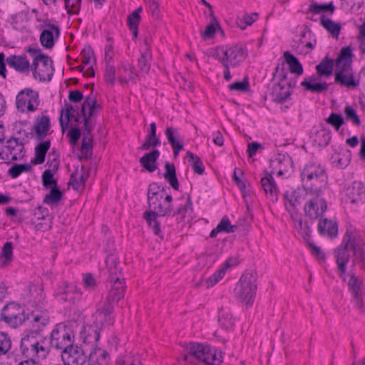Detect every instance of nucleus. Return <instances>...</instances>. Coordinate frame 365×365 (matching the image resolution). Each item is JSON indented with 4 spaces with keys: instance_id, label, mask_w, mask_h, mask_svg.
Here are the masks:
<instances>
[{
    "instance_id": "412c9836",
    "label": "nucleus",
    "mask_w": 365,
    "mask_h": 365,
    "mask_svg": "<svg viewBox=\"0 0 365 365\" xmlns=\"http://www.w3.org/2000/svg\"><path fill=\"white\" fill-rule=\"evenodd\" d=\"M260 186L269 200L273 202L278 200L279 190L272 174L266 173L261 178Z\"/></svg>"
},
{
    "instance_id": "338daca9",
    "label": "nucleus",
    "mask_w": 365,
    "mask_h": 365,
    "mask_svg": "<svg viewBox=\"0 0 365 365\" xmlns=\"http://www.w3.org/2000/svg\"><path fill=\"white\" fill-rule=\"evenodd\" d=\"M225 274V268H221L218 271L215 272L205 281L207 288L213 287L215 284H216L224 277Z\"/></svg>"
},
{
    "instance_id": "4d7b16f0",
    "label": "nucleus",
    "mask_w": 365,
    "mask_h": 365,
    "mask_svg": "<svg viewBox=\"0 0 365 365\" xmlns=\"http://www.w3.org/2000/svg\"><path fill=\"white\" fill-rule=\"evenodd\" d=\"M31 317L33 327L37 329H41L42 327H46L49 322L48 315L44 313L32 314Z\"/></svg>"
},
{
    "instance_id": "c03bdc74",
    "label": "nucleus",
    "mask_w": 365,
    "mask_h": 365,
    "mask_svg": "<svg viewBox=\"0 0 365 365\" xmlns=\"http://www.w3.org/2000/svg\"><path fill=\"white\" fill-rule=\"evenodd\" d=\"M32 166L30 164H15L8 170L9 175L12 178H18L23 173H31Z\"/></svg>"
},
{
    "instance_id": "09e8293b",
    "label": "nucleus",
    "mask_w": 365,
    "mask_h": 365,
    "mask_svg": "<svg viewBox=\"0 0 365 365\" xmlns=\"http://www.w3.org/2000/svg\"><path fill=\"white\" fill-rule=\"evenodd\" d=\"M187 158L192 162V168L194 173L198 175H202L205 172V167L200 158L190 151H187Z\"/></svg>"
},
{
    "instance_id": "1a4fd4ad",
    "label": "nucleus",
    "mask_w": 365,
    "mask_h": 365,
    "mask_svg": "<svg viewBox=\"0 0 365 365\" xmlns=\"http://www.w3.org/2000/svg\"><path fill=\"white\" fill-rule=\"evenodd\" d=\"M328 193L329 191L309 192L303 207L304 215L312 220L322 217L327 210Z\"/></svg>"
},
{
    "instance_id": "9d476101",
    "label": "nucleus",
    "mask_w": 365,
    "mask_h": 365,
    "mask_svg": "<svg viewBox=\"0 0 365 365\" xmlns=\"http://www.w3.org/2000/svg\"><path fill=\"white\" fill-rule=\"evenodd\" d=\"M352 232L346 231L341 243L334 250V258L339 274L345 280L346 264L350 260V252H351Z\"/></svg>"
},
{
    "instance_id": "b1692460",
    "label": "nucleus",
    "mask_w": 365,
    "mask_h": 365,
    "mask_svg": "<svg viewBox=\"0 0 365 365\" xmlns=\"http://www.w3.org/2000/svg\"><path fill=\"white\" fill-rule=\"evenodd\" d=\"M168 143L173 150L174 158H177L181 150L183 149L182 139L178 129L173 127H167L165 130Z\"/></svg>"
},
{
    "instance_id": "de8ad7c7",
    "label": "nucleus",
    "mask_w": 365,
    "mask_h": 365,
    "mask_svg": "<svg viewBox=\"0 0 365 365\" xmlns=\"http://www.w3.org/2000/svg\"><path fill=\"white\" fill-rule=\"evenodd\" d=\"M257 13H252L250 14H245L242 17H237V24L238 26L244 30L247 26H251L258 19Z\"/></svg>"
},
{
    "instance_id": "79ce46f5",
    "label": "nucleus",
    "mask_w": 365,
    "mask_h": 365,
    "mask_svg": "<svg viewBox=\"0 0 365 365\" xmlns=\"http://www.w3.org/2000/svg\"><path fill=\"white\" fill-rule=\"evenodd\" d=\"M218 322L220 327L226 330L232 329L235 324L231 314L224 309H221L219 312Z\"/></svg>"
},
{
    "instance_id": "c756f323",
    "label": "nucleus",
    "mask_w": 365,
    "mask_h": 365,
    "mask_svg": "<svg viewBox=\"0 0 365 365\" xmlns=\"http://www.w3.org/2000/svg\"><path fill=\"white\" fill-rule=\"evenodd\" d=\"M317 78H318L315 76H312L302 81L301 86H303L306 91L313 93H325L329 88V83L327 82H316Z\"/></svg>"
},
{
    "instance_id": "052dcab7",
    "label": "nucleus",
    "mask_w": 365,
    "mask_h": 365,
    "mask_svg": "<svg viewBox=\"0 0 365 365\" xmlns=\"http://www.w3.org/2000/svg\"><path fill=\"white\" fill-rule=\"evenodd\" d=\"M86 105H88V117H93L98 110L101 108V106L97 103L96 98L92 95L86 97Z\"/></svg>"
},
{
    "instance_id": "e2e57ef3",
    "label": "nucleus",
    "mask_w": 365,
    "mask_h": 365,
    "mask_svg": "<svg viewBox=\"0 0 365 365\" xmlns=\"http://www.w3.org/2000/svg\"><path fill=\"white\" fill-rule=\"evenodd\" d=\"M288 73L284 68V63H278L276 66L275 71L273 73V79L277 78V83H285V81L287 79Z\"/></svg>"
},
{
    "instance_id": "13d9d810",
    "label": "nucleus",
    "mask_w": 365,
    "mask_h": 365,
    "mask_svg": "<svg viewBox=\"0 0 365 365\" xmlns=\"http://www.w3.org/2000/svg\"><path fill=\"white\" fill-rule=\"evenodd\" d=\"M330 11L333 13L334 11V6L332 3L327 4H318L317 2L310 4L309 11L313 14H320L323 11Z\"/></svg>"
},
{
    "instance_id": "6e6552de",
    "label": "nucleus",
    "mask_w": 365,
    "mask_h": 365,
    "mask_svg": "<svg viewBox=\"0 0 365 365\" xmlns=\"http://www.w3.org/2000/svg\"><path fill=\"white\" fill-rule=\"evenodd\" d=\"M25 154L24 144L19 138L11 137L5 140L0 138V159L5 163L21 160Z\"/></svg>"
},
{
    "instance_id": "680f3d73",
    "label": "nucleus",
    "mask_w": 365,
    "mask_h": 365,
    "mask_svg": "<svg viewBox=\"0 0 365 365\" xmlns=\"http://www.w3.org/2000/svg\"><path fill=\"white\" fill-rule=\"evenodd\" d=\"M105 81L110 86H113L115 82V69L113 63H107L105 69Z\"/></svg>"
},
{
    "instance_id": "4468645a",
    "label": "nucleus",
    "mask_w": 365,
    "mask_h": 365,
    "mask_svg": "<svg viewBox=\"0 0 365 365\" xmlns=\"http://www.w3.org/2000/svg\"><path fill=\"white\" fill-rule=\"evenodd\" d=\"M1 322H5L11 327H17L25 321L26 317L21 307L15 303L11 302L4 306L0 311Z\"/></svg>"
},
{
    "instance_id": "39448f33",
    "label": "nucleus",
    "mask_w": 365,
    "mask_h": 365,
    "mask_svg": "<svg viewBox=\"0 0 365 365\" xmlns=\"http://www.w3.org/2000/svg\"><path fill=\"white\" fill-rule=\"evenodd\" d=\"M20 349L25 357L45 359L50 353L48 339L40 335L36 331H31L22 337Z\"/></svg>"
},
{
    "instance_id": "a211bd4d",
    "label": "nucleus",
    "mask_w": 365,
    "mask_h": 365,
    "mask_svg": "<svg viewBox=\"0 0 365 365\" xmlns=\"http://www.w3.org/2000/svg\"><path fill=\"white\" fill-rule=\"evenodd\" d=\"M56 297L58 302L74 304L80 299L81 292L75 284L65 282L58 288Z\"/></svg>"
},
{
    "instance_id": "423d86ee",
    "label": "nucleus",
    "mask_w": 365,
    "mask_h": 365,
    "mask_svg": "<svg viewBox=\"0 0 365 365\" xmlns=\"http://www.w3.org/2000/svg\"><path fill=\"white\" fill-rule=\"evenodd\" d=\"M247 55V48L242 43L217 46L210 52V56L220 63L230 65L232 68L239 67Z\"/></svg>"
},
{
    "instance_id": "5701e85b",
    "label": "nucleus",
    "mask_w": 365,
    "mask_h": 365,
    "mask_svg": "<svg viewBox=\"0 0 365 365\" xmlns=\"http://www.w3.org/2000/svg\"><path fill=\"white\" fill-rule=\"evenodd\" d=\"M365 194V185L360 181H354L345 190V200L351 203H357Z\"/></svg>"
},
{
    "instance_id": "774afa93",
    "label": "nucleus",
    "mask_w": 365,
    "mask_h": 365,
    "mask_svg": "<svg viewBox=\"0 0 365 365\" xmlns=\"http://www.w3.org/2000/svg\"><path fill=\"white\" fill-rule=\"evenodd\" d=\"M160 140L158 137H150L146 135L144 143H143L139 148L143 150H148L151 148L160 146Z\"/></svg>"
},
{
    "instance_id": "f8f14e48",
    "label": "nucleus",
    "mask_w": 365,
    "mask_h": 365,
    "mask_svg": "<svg viewBox=\"0 0 365 365\" xmlns=\"http://www.w3.org/2000/svg\"><path fill=\"white\" fill-rule=\"evenodd\" d=\"M6 63L21 73H29L31 64L25 55H11L5 59L3 52L0 53V76L4 78L6 77Z\"/></svg>"
},
{
    "instance_id": "a19ab883",
    "label": "nucleus",
    "mask_w": 365,
    "mask_h": 365,
    "mask_svg": "<svg viewBox=\"0 0 365 365\" xmlns=\"http://www.w3.org/2000/svg\"><path fill=\"white\" fill-rule=\"evenodd\" d=\"M320 23L322 26L326 29L333 37L337 38L339 37L341 25L339 23H336L330 19L325 17L324 15H322L320 17Z\"/></svg>"
},
{
    "instance_id": "0eeeda50",
    "label": "nucleus",
    "mask_w": 365,
    "mask_h": 365,
    "mask_svg": "<svg viewBox=\"0 0 365 365\" xmlns=\"http://www.w3.org/2000/svg\"><path fill=\"white\" fill-rule=\"evenodd\" d=\"M257 275L255 272H245L234 289L235 297L247 307L252 305L257 289Z\"/></svg>"
},
{
    "instance_id": "393cba45",
    "label": "nucleus",
    "mask_w": 365,
    "mask_h": 365,
    "mask_svg": "<svg viewBox=\"0 0 365 365\" xmlns=\"http://www.w3.org/2000/svg\"><path fill=\"white\" fill-rule=\"evenodd\" d=\"M102 329L96 326L94 323L93 324L86 325L83 327V330L81 332V337L84 344L91 345V348L97 346V342L100 339V331Z\"/></svg>"
},
{
    "instance_id": "72a5a7b5",
    "label": "nucleus",
    "mask_w": 365,
    "mask_h": 365,
    "mask_svg": "<svg viewBox=\"0 0 365 365\" xmlns=\"http://www.w3.org/2000/svg\"><path fill=\"white\" fill-rule=\"evenodd\" d=\"M144 50H141V55L138 59V67L141 71L148 73L150 68V61L152 58L148 38L144 40Z\"/></svg>"
},
{
    "instance_id": "c9c22d12",
    "label": "nucleus",
    "mask_w": 365,
    "mask_h": 365,
    "mask_svg": "<svg viewBox=\"0 0 365 365\" xmlns=\"http://www.w3.org/2000/svg\"><path fill=\"white\" fill-rule=\"evenodd\" d=\"M106 264L109 273L108 279L110 282H113L115 278H123L121 268L116 257L113 255L108 256L106 258Z\"/></svg>"
},
{
    "instance_id": "20e7f679",
    "label": "nucleus",
    "mask_w": 365,
    "mask_h": 365,
    "mask_svg": "<svg viewBox=\"0 0 365 365\" xmlns=\"http://www.w3.org/2000/svg\"><path fill=\"white\" fill-rule=\"evenodd\" d=\"M186 354L183 360L187 365H196V362H203L207 365H220L222 362L221 351L207 344L190 342L185 346Z\"/></svg>"
},
{
    "instance_id": "a878e982",
    "label": "nucleus",
    "mask_w": 365,
    "mask_h": 365,
    "mask_svg": "<svg viewBox=\"0 0 365 365\" xmlns=\"http://www.w3.org/2000/svg\"><path fill=\"white\" fill-rule=\"evenodd\" d=\"M110 360V356L107 351L101 349L98 346L91 348L88 356L89 365H107Z\"/></svg>"
},
{
    "instance_id": "69168bd1",
    "label": "nucleus",
    "mask_w": 365,
    "mask_h": 365,
    "mask_svg": "<svg viewBox=\"0 0 365 365\" xmlns=\"http://www.w3.org/2000/svg\"><path fill=\"white\" fill-rule=\"evenodd\" d=\"M81 56L82 58V63L84 65H88L91 63V59L93 58V62L96 63V58L94 57V52L91 48V46H85L81 52Z\"/></svg>"
},
{
    "instance_id": "dca6fc26",
    "label": "nucleus",
    "mask_w": 365,
    "mask_h": 365,
    "mask_svg": "<svg viewBox=\"0 0 365 365\" xmlns=\"http://www.w3.org/2000/svg\"><path fill=\"white\" fill-rule=\"evenodd\" d=\"M16 105L21 113L35 111L38 106L37 93L30 88L21 91L16 96Z\"/></svg>"
},
{
    "instance_id": "603ef678",
    "label": "nucleus",
    "mask_w": 365,
    "mask_h": 365,
    "mask_svg": "<svg viewBox=\"0 0 365 365\" xmlns=\"http://www.w3.org/2000/svg\"><path fill=\"white\" fill-rule=\"evenodd\" d=\"M326 123L331 125L336 131H339L341 125L345 123V120L343 116L336 113H331L329 116L326 118Z\"/></svg>"
},
{
    "instance_id": "3c124183",
    "label": "nucleus",
    "mask_w": 365,
    "mask_h": 365,
    "mask_svg": "<svg viewBox=\"0 0 365 365\" xmlns=\"http://www.w3.org/2000/svg\"><path fill=\"white\" fill-rule=\"evenodd\" d=\"M165 191V187H161L156 182H153L149 185L147 193L148 201L152 200V198L160 197L163 198V192Z\"/></svg>"
},
{
    "instance_id": "f257e3e1",
    "label": "nucleus",
    "mask_w": 365,
    "mask_h": 365,
    "mask_svg": "<svg viewBox=\"0 0 365 365\" xmlns=\"http://www.w3.org/2000/svg\"><path fill=\"white\" fill-rule=\"evenodd\" d=\"M192 210V202L190 196H187L185 203L180 206L176 211H173V205H163L162 202L154 207V210H147L143 213V217L148 224L153 233L163 238L161 235V223L165 217H173L175 215H180L185 217V215Z\"/></svg>"
},
{
    "instance_id": "c85d7f7f",
    "label": "nucleus",
    "mask_w": 365,
    "mask_h": 365,
    "mask_svg": "<svg viewBox=\"0 0 365 365\" xmlns=\"http://www.w3.org/2000/svg\"><path fill=\"white\" fill-rule=\"evenodd\" d=\"M51 128V120L48 115H41L36 118L33 130L35 132L36 138L41 140L48 135Z\"/></svg>"
},
{
    "instance_id": "cd10ccee",
    "label": "nucleus",
    "mask_w": 365,
    "mask_h": 365,
    "mask_svg": "<svg viewBox=\"0 0 365 365\" xmlns=\"http://www.w3.org/2000/svg\"><path fill=\"white\" fill-rule=\"evenodd\" d=\"M319 220L317 230L321 235H327L330 238L337 236L338 225L336 222L327 218L320 217Z\"/></svg>"
},
{
    "instance_id": "8fccbe9b",
    "label": "nucleus",
    "mask_w": 365,
    "mask_h": 365,
    "mask_svg": "<svg viewBox=\"0 0 365 365\" xmlns=\"http://www.w3.org/2000/svg\"><path fill=\"white\" fill-rule=\"evenodd\" d=\"M54 174L50 170H45L42 173V185L46 190L58 186L57 180L53 178Z\"/></svg>"
},
{
    "instance_id": "473e14b6",
    "label": "nucleus",
    "mask_w": 365,
    "mask_h": 365,
    "mask_svg": "<svg viewBox=\"0 0 365 365\" xmlns=\"http://www.w3.org/2000/svg\"><path fill=\"white\" fill-rule=\"evenodd\" d=\"M159 156V150L154 149L141 157L139 162L147 171L153 173L157 169V160Z\"/></svg>"
},
{
    "instance_id": "f3484780",
    "label": "nucleus",
    "mask_w": 365,
    "mask_h": 365,
    "mask_svg": "<svg viewBox=\"0 0 365 365\" xmlns=\"http://www.w3.org/2000/svg\"><path fill=\"white\" fill-rule=\"evenodd\" d=\"M61 359L65 365H84L88 361L84 349L73 343L61 351Z\"/></svg>"
},
{
    "instance_id": "4be33fe9",
    "label": "nucleus",
    "mask_w": 365,
    "mask_h": 365,
    "mask_svg": "<svg viewBox=\"0 0 365 365\" xmlns=\"http://www.w3.org/2000/svg\"><path fill=\"white\" fill-rule=\"evenodd\" d=\"M110 282L111 287L106 300L115 304L124 297L125 290V279L115 278V279Z\"/></svg>"
},
{
    "instance_id": "5fc2aeb1",
    "label": "nucleus",
    "mask_w": 365,
    "mask_h": 365,
    "mask_svg": "<svg viewBox=\"0 0 365 365\" xmlns=\"http://www.w3.org/2000/svg\"><path fill=\"white\" fill-rule=\"evenodd\" d=\"M331 131L329 130L322 128L317 132L315 135V141L321 147L327 146L331 140Z\"/></svg>"
},
{
    "instance_id": "bb28decb",
    "label": "nucleus",
    "mask_w": 365,
    "mask_h": 365,
    "mask_svg": "<svg viewBox=\"0 0 365 365\" xmlns=\"http://www.w3.org/2000/svg\"><path fill=\"white\" fill-rule=\"evenodd\" d=\"M309 192L305 190L302 187L292 191H287L284 195V199L289 203L292 207L299 205L302 202H307Z\"/></svg>"
},
{
    "instance_id": "0e129e2a",
    "label": "nucleus",
    "mask_w": 365,
    "mask_h": 365,
    "mask_svg": "<svg viewBox=\"0 0 365 365\" xmlns=\"http://www.w3.org/2000/svg\"><path fill=\"white\" fill-rule=\"evenodd\" d=\"M218 230L221 231V232L225 233H232L235 232L237 227L235 225H232L230 221L227 216H224L220 223L217 225Z\"/></svg>"
},
{
    "instance_id": "9b49d317",
    "label": "nucleus",
    "mask_w": 365,
    "mask_h": 365,
    "mask_svg": "<svg viewBox=\"0 0 365 365\" xmlns=\"http://www.w3.org/2000/svg\"><path fill=\"white\" fill-rule=\"evenodd\" d=\"M74 334L66 326L57 324L50 334L48 339V349L51 348L64 351L73 343Z\"/></svg>"
},
{
    "instance_id": "2eb2a0df",
    "label": "nucleus",
    "mask_w": 365,
    "mask_h": 365,
    "mask_svg": "<svg viewBox=\"0 0 365 365\" xmlns=\"http://www.w3.org/2000/svg\"><path fill=\"white\" fill-rule=\"evenodd\" d=\"M115 304L108 301L100 304L93 314V323L103 329L106 326L113 325L115 322L113 317Z\"/></svg>"
},
{
    "instance_id": "7c9ffc66",
    "label": "nucleus",
    "mask_w": 365,
    "mask_h": 365,
    "mask_svg": "<svg viewBox=\"0 0 365 365\" xmlns=\"http://www.w3.org/2000/svg\"><path fill=\"white\" fill-rule=\"evenodd\" d=\"M75 113L76 109L69 103H66L64 108L61 109L59 121L63 133H64L66 129H67L68 123L71 119H73L76 123H79L80 118L78 116L75 115Z\"/></svg>"
},
{
    "instance_id": "a18cd8bd",
    "label": "nucleus",
    "mask_w": 365,
    "mask_h": 365,
    "mask_svg": "<svg viewBox=\"0 0 365 365\" xmlns=\"http://www.w3.org/2000/svg\"><path fill=\"white\" fill-rule=\"evenodd\" d=\"M345 119L346 121L351 122L354 125L359 127L361 121L355 109L351 106H346L344 109Z\"/></svg>"
},
{
    "instance_id": "2f4dec72",
    "label": "nucleus",
    "mask_w": 365,
    "mask_h": 365,
    "mask_svg": "<svg viewBox=\"0 0 365 365\" xmlns=\"http://www.w3.org/2000/svg\"><path fill=\"white\" fill-rule=\"evenodd\" d=\"M292 93V91L287 89L285 83H276L273 85L270 96L273 101L278 103H283Z\"/></svg>"
},
{
    "instance_id": "37998d69",
    "label": "nucleus",
    "mask_w": 365,
    "mask_h": 365,
    "mask_svg": "<svg viewBox=\"0 0 365 365\" xmlns=\"http://www.w3.org/2000/svg\"><path fill=\"white\" fill-rule=\"evenodd\" d=\"M274 162H276L279 165V170L277 173L278 175H282L284 171L287 172L289 168H292L293 162L292 158L288 155L279 154Z\"/></svg>"
},
{
    "instance_id": "ddd939ff",
    "label": "nucleus",
    "mask_w": 365,
    "mask_h": 365,
    "mask_svg": "<svg viewBox=\"0 0 365 365\" xmlns=\"http://www.w3.org/2000/svg\"><path fill=\"white\" fill-rule=\"evenodd\" d=\"M38 58L41 60H36V57L31 64L33 76L40 81H50L54 72L53 61L48 56H38Z\"/></svg>"
},
{
    "instance_id": "4c0bfd02",
    "label": "nucleus",
    "mask_w": 365,
    "mask_h": 365,
    "mask_svg": "<svg viewBox=\"0 0 365 365\" xmlns=\"http://www.w3.org/2000/svg\"><path fill=\"white\" fill-rule=\"evenodd\" d=\"M284 58L286 63L289 66V71L292 73H295L297 76H301L303 73V67L299 61L289 51L284 53Z\"/></svg>"
},
{
    "instance_id": "6ab92c4d",
    "label": "nucleus",
    "mask_w": 365,
    "mask_h": 365,
    "mask_svg": "<svg viewBox=\"0 0 365 365\" xmlns=\"http://www.w3.org/2000/svg\"><path fill=\"white\" fill-rule=\"evenodd\" d=\"M349 289L353 296V303L361 312H364L362 300V282L354 274H351L348 282Z\"/></svg>"
},
{
    "instance_id": "f704fd0d",
    "label": "nucleus",
    "mask_w": 365,
    "mask_h": 365,
    "mask_svg": "<svg viewBox=\"0 0 365 365\" xmlns=\"http://www.w3.org/2000/svg\"><path fill=\"white\" fill-rule=\"evenodd\" d=\"M51 146V141L49 140L41 142L38 143L34 150V158L31 160V163L33 165H40L45 161L46 154Z\"/></svg>"
},
{
    "instance_id": "f03ea898",
    "label": "nucleus",
    "mask_w": 365,
    "mask_h": 365,
    "mask_svg": "<svg viewBox=\"0 0 365 365\" xmlns=\"http://www.w3.org/2000/svg\"><path fill=\"white\" fill-rule=\"evenodd\" d=\"M352 57L350 46L342 48L336 60L334 72V83L349 90H355L360 84V79L355 76L352 68Z\"/></svg>"
},
{
    "instance_id": "7ed1b4c3",
    "label": "nucleus",
    "mask_w": 365,
    "mask_h": 365,
    "mask_svg": "<svg viewBox=\"0 0 365 365\" xmlns=\"http://www.w3.org/2000/svg\"><path fill=\"white\" fill-rule=\"evenodd\" d=\"M302 187L309 192L329 191L326 169L319 163L309 162L300 173Z\"/></svg>"
},
{
    "instance_id": "864d4df0",
    "label": "nucleus",
    "mask_w": 365,
    "mask_h": 365,
    "mask_svg": "<svg viewBox=\"0 0 365 365\" xmlns=\"http://www.w3.org/2000/svg\"><path fill=\"white\" fill-rule=\"evenodd\" d=\"M294 228L304 240H307L312 230L307 222H303L302 218H296Z\"/></svg>"
},
{
    "instance_id": "aec40b11",
    "label": "nucleus",
    "mask_w": 365,
    "mask_h": 365,
    "mask_svg": "<svg viewBox=\"0 0 365 365\" xmlns=\"http://www.w3.org/2000/svg\"><path fill=\"white\" fill-rule=\"evenodd\" d=\"M351 252L354 255L353 264H359L361 269H365V243L360 237L352 233Z\"/></svg>"
},
{
    "instance_id": "ea45409f",
    "label": "nucleus",
    "mask_w": 365,
    "mask_h": 365,
    "mask_svg": "<svg viewBox=\"0 0 365 365\" xmlns=\"http://www.w3.org/2000/svg\"><path fill=\"white\" fill-rule=\"evenodd\" d=\"M48 190L50 192L44 197L43 202L48 205L56 206L58 205L63 198V194L62 191L60 190L58 186L53 187Z\"/></svg>"
},
{
    "instance_id": "bf43d9fd",
    "label": "nucleus",
    "mask_w": 365,
    "mask_h": 365,
    "mask_svg": "<svg viewBox=\"0 0 365 365\" xmlns=\"http://www.w3.org/2000/svg\"><path fill=\"white\" fill-rule=\"evenodd\" d=\"M11 341L9 336L0 331V356L6 354L11 349Z\"/></svg>"
},
{
    "instance_id": "e433bc0d",
    "label": "nucleus",
    "mask_w": 365,
    "mask_h": 365,
    "mask_svg": "<svg viewBox=\"0 0 365 365\" xmlns=\"http://www.w3.org/2000/svg\"><path fill=\"white\" fill-rule=\"evenodd\" d=\"M165 172L163 175L165 180L170 184V185L175 190H179V182L176 176L175 167L173 163L166 162L165 164Z\"/></svg>"
},
{
    "instance_id": "6e6d98bb",
    "label": "nucleus",
    "mask_w": 365,
    "mask_h": 365,
    "mask_svg": "<svg viewBox=\"0 0 365 365\" xmlns=\"http://www.w3.org/2000/svg\"><path fill=\"white\" fill-rule=\"evenodd\" d=\"M13 257V243L6 242L2 247L1 259L2 264L6 265L12 260Z\"/></svg>"
},
{
    "instance_id": "49530a36",
    "label": "nucleus",
    "mask_w": 365,
    "mask_h": 365,
    "mask_svg": "<svg viewBox=\"0 0 365 365\" xmlns=\"http://www.w3.org/2000/svg\"><path fill=\"white\" fill-rule=\"evenodd\" d=\"M39 41L43 47L51 49L54 46L53 34L51 30H43L39 37Z\"/></svg>"
},
{
    "instance_id": "58836bf2",
    "label": "nucleus",
    "mask_w": 365,
    "mask_h": 365,
    "mask_svg": "<svg viewBox=\"0 0 365 365\" xmlns=\"http://www.w3.org/2000/svg\"><path fill=\"white\" fill-rule=\"evenodd\" d=\"M334 68V61L329 56L324 57L316 66L317 73L319 76H329Z\"/></svg>"
}]
</instances>
